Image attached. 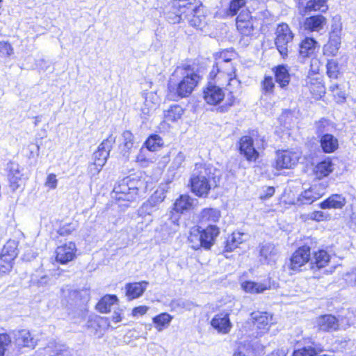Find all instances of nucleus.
I'll use <instances>...</instances> for the list:
<instances>
[{"mask_svg":"<svg viewBox=\"0 0 356 356\" xmlns=\"http://www.w3.org/2000/svg\"><path fill=\"white\" fill-rule=\"evenodd\" d=\"M122 137L123 142L120 145V153L123 156L128 158L130 151L134 146V136L130 131H124Z\"/></svg>","mask_w":356,"mask_h":356,"instance_id":"473e14b6","label":"nucleus"},{"mask_svg":"<svg viewBox=\"0 0 356 356\" xmlns=\"http://www.w3.org/2000/svg\"><path fill=\"white\" fill-rule=\"evenodd\" d=\"M154 107H155V105L152 103H149L146 98L145 103H144V106L142 107V108H141L142 115H143L142 117L145 119H147V117L149 116L152 113V112L154 111V109H155Z\"/></svg>","mask_w":356,"mask_h":356,"instance_id":"6e6d98bb","label":"nucleus"},{"mask_svg":"<svg viewBox=\"0 0 356 356\" xmlns=\"http://www.w3.org/2000/svg\"><path fill=\"white\" fill-rule=\"evenodd\" d=\"M318 329L324 332H332L339 328L338 319L332 314H325L319 316L316 320Z\"/></svg>","mask_w":356,"mask_h":356,"instance_id":"5701e85b","label":"nucleus"},{"mask_svg":"<svg viewBox=\"0 0 356 356\" xmlns=\"http://www.w3.org/2000/svg\"><path fill=\"white\" fill-rule=\"evenodd\" d=\"M172 319V317L170 314L162 313L153 318V323L158 331H162L164 327L168 326Z\"/></svg>","mask_w":356,"mask_h":356,"instance_id":"37998d69","label":"nucleus"},{"mask_svg":"<svg viewBox=\"0 0 356 356\" xmlns=\"http://www.w3.org/2000/svg\"><path fill=\"white\" fill-rule=\"evenodd\" d=\"M46 185L48 186L51 188H55L57 185V179L56 178V175L54 174H50L48 175Z\"/></svg>","mask_w":356,"mask_h":356,"instance_id":"69168bd1","label":"nucleus"},{"mask_svg":"<svg viewBox=\"0 0 356 356\" xmlns=\"http://www.w3.org/2000/svg\"><path fill=\"white\" fill-rule=\"evenodd\" d=\"M147 190V182L139 176H129L118 182L114 186L111 197L117 201L124 200L131 202L136 199L140 193Z\"/></svg>","mask_w":356,"mask_h":356,"instance_id":"20e7f679","label":"nucleus"},{"mask_svg":"<svg viewBox=\"0 0 356 356\" xmlns=\"http://www.w3.org/2000/svg\"><path fill=\"white\" fill-rule=\"evenodd\" d=\"M275 193V188L273 186L266 187L265 190H264V193L261 194V199H268L272 197Z\"/></svg>","mask_w":356,"mask_h":356,"instance_id":"0e129e2a","label":"nucleus"},{"mask_svg":"<svg viewBox=\"0 0 356 356\" xmlns=\"http://www.w3.org/2000/svg\"><path fill=\"white\" fill-rule=\"evenodd\" d=\"M243 289L248 293H259L270 289V280L268 282L257 283L252 281H246L242 283Z\"/></svg>","mask_w":356,"mask_h":356,"instance_id":"72a5a7b5","label":"nucleus"},{"mask_svg":"<svg viewBox=\"0 0 356 356\" xmlns=\"http://www.w3.org/2000/svg\"><path fill=\"white\" fill-rule=\"evenodd\" d=\"M148 310L146 306H138L133 309L132 315L134 316H142L145 314Z\"/></svg>","mask_w":356,"mask_h":356,"instance_id":"e2e57ef3","label":"nucleus"},{"mask_svg":"<svg viewBox=\"0 0 356 356\" xmlns=\"http://www.w3.org/2000/svg\"><path fill=\"white\" fill-rule=\"evenodd\" d=\"M334 97L337 98V102H343L346 99V94L345 91L339 89L338 91L335 92Z\"/></svg>","mask_w":356,"mask_h":356,"instance_id":"774afa93","label":"nucleus"},{"mask_svg":"<svg viewBox=\"0 0 356 356\" xmlns=\"http://www.w3.org/2000/svg\"><path fill=\"white\" fill-rule=\"evenodd\" d=\"M118 300L115 295H106L104 296L97 304L96 309L101 313H107L111 310V307Z\"/></svg>","mask_w":356,"mask_h":356,"instance_id":"4c0bfd02","label":"nucleus"},{"mask_svg":"<svg viewBox=\"0 0 356 356\" xmlns=\"http://www.w3.org/2000/svg\"><path fill=\"white\" fill-rule=\"evenodd\" d=\"M346 198L342 194H332L319 204L322 209H341L346 204Z\"/></svg>","mask_w":356,"mask_h":356,"instance_id":"412c9836","label":"nucleus"},{"mask_svg":"<svg viewBox=\"0 0 356 356\" xmlns=\"http://www.w3.org/2000/svg\"><path fill=\"white\" fill-rule=\"evenodd\" d=\"M318 49L319 45L315 39L313 38L306 37L299 44L298 60L302 63H305L306 59L311 58L314 56Z\"/></svg>","mask_w":356,"mask_h":356,"instance_id":"f8f14e48","label":"nucleus"},{"mask_svg":"<svg viewBox=\"0 0 356 356\" xmlns=\"http://www.w3.org/2000/svg\"><path fill=\"white\" fill-rule=\"evenodd\" d=\"M310 219L316 221H322L327 220L330 218V215L324 211H315L309 214Z\"/></svg>","mask_w":356,"mask_h":356,"instance_id":"4d7b16f0","label":"nucleus"},{"mask_svg":"<svg viewBox=\"0 0 356 356\" xmlns=\"http://www.w3.org/2000/svg\"><path fill=\"white\" fill-rule=\"evenodd\" d=\"M165 198V189L164 187H159L139 208L138 212L141 216L152 215L159 209L160 204Z\"/></svg>","mask_w":356,"mask_h":356,"instance_id":"1a4fd4ad","label":"nucleus"},{"mask_svg":"<svg viewBox=\"0 0 356 356\" xmlns=\"http://www.w3.org/2000/svg\"><path fill=\"white\" fill-rule=\"evenodd\" d=\"M148 284L149 282L147 281L127 284L125 290L128 299L133 300L140 297L146 290Z\"/></svg>","mask_w":356,"mask_h":356,"instance_id":"bb28decb","label":"nucleus"},{"mask_svg":"<svg viewBox=\"0 0 356 356\" xmlns=\"http://www.w3.org/2000/svg\"><path fill=\"white\" fill-rule=\"evenodd\" d=\"M225 97L222 89L209 83L204 90V98L205 101L211 105H216L221 102Z\"/></svg>","mask_w":356,"mask_h":356,"instance_id":"6ab92c4d","label":"nucleus"},{"mask_svg":"<svg viewBox=\"0 0 356 356\" xmlns=\"http://www.w3.org/2000/svg\"><path fill=\"white\" fill-rule=\"evenodd\" d=\"M322 150L325 153H333L339 148L338 139L332 134H325L320 138Z\"/></svg>","mask_w":356,"mask_h":356,"instance_id":"2f4dec72","label":"nucleus"},{"mask_svg":"<svg viewBox=\"0 0 356 356\" xmlns=\"http://www.w3.org/2000/svg\"><path fill=\"white\" fill-rule=\"evenodd\" d=\"M259 252L262 264L272 265L275 263L278 256V250L273 243H263L259 244Z\"/></svg>","mask_w":356,"mask_h":356,"instance_id":"dca6fc26","label":"nucleus"},{"mask_svg":"<svg viewBox=\"0 0 356 356\" xmlns=\"http://www.w3.org/2000/svg\"><path fill=\"white\" fill-rule=\"evenodd\" d=\"M216 172V168L210 164L196 163L190 178L192 193L199 197H207L210 190L217 186Z\"/></svg>","mask_w":356,"mask_h":356,"instance_id":"7ed1b4c3","label":"nucleus"},{"mask_svg":"<svg viewBox=\"0 0 356 356\" xmlns=\"http://www.w3.org/2000/svg\"><path fill=\"white\" fill-rule=\"evenodd\" d=\"M5 170L8 172L7 177L9 181L10 187L14 192L19 189L22 186V174L19 170V165L10 161L7 163Z\"/></svg>","mask_w":356,"mask_h":356,"instance_id":"2eb2a0df","label":"nucleus"},{"mask_svg":"<svg viewBox=\"0 0 356 356\" xmlns=\"http://www.w3.org/2000/svg\"><path fill=\"white\" fill-rule=\"evenodd\" d=\"M238 247V245L236 243V241H232V235L229 236L227 241H225V245L224 248L225 252H231L234 250L236 248Z\"/></svg>","mask_w":356,"mask_h":356,"instance_id":"bf43d9fd","label":"nucleus"},{"mask_svg":"<svg viewBox=\"0 0 356 356\" xmlns=\"http://www.w3.org/2000/svg\"><path fill=\"white\" fill-rule=\"evenodd\" d=\"M0 254L15 259L18 254L17 243L14 240L7 241L3 245Z\"/></svg>","mask_w":356,"mask_h":356,"instance_id":"a19ab883","label":"nucleus"},{"mask_svg":"<svg viewBox=\"0 0 356 356\" xmlns=\"http://www.w3.org/2000/svg\"><path fill=\"white\" fill-rule=\"evenodd\" d=\"M219 234V227L216 225H209L205 228L198 226L191 231L188 239L193 250L203 248L209 250L215 243Z\"/></svg>","mask_w":356,"mask_h":356,"instance_id":"39448f33","label":"nucleus"},{"mask_svg":"<svg viewBox=\"0 0 356 356\" xmlns=\"http://www.w3.org/2000/svg\"><path fill=\"white\" fill-rule=\"evenodd\" d=\"M104 165H97V162L93 161L92 163H90L88 166L89 173L92 177L98 175Z\"/></svg>","mask_w":356,"mask_h":356,"instance_id":"052dcab7","label":"nucleus"},{"mask_svg":"<svg viewBox=\"0 0 356 356\" xmlns=\"http://www.w3.org/2000/svg\"><path fill=\"white\" fill-rule=\"evenodd\" d=\"M298 161L296 153L283 150L278 151L275 159V168L277 170L293 168Z\"/></svg>","mask_w":356,"mask_h":356,"instance_id":"4468645a","label":"nucleus"},{"mask_svg":"<svg viewBox=\"0 0 356 356\" xmlns=\"http://www.w3.org/2000/svg\"><path fill=\"white\" fill-rule=\"evenodd\" d=\"M179 218L177 216L172 217L165 223L163 227V229H170L169 234H175L178 231L179 229Z\"/></svg>","mask_w":356,"mask_h":356,"instance_id":"603ef678","label":"nucleus"},{"mask_svg":"<svg viewBox=\"0 0 356 356\" xmlns=\"http://www.w3.org/2000/svg\"><path fill=\"white\" fill-rule=\"evenodd\" d=\"M76 248L74 242H69L58 246L56 250V259L62 264H66L76 257Z\"/></svg>","mask_w":356,"mask_h":356,"instance_id":"f3484780","label":"nucleus"},{"mask_svg":"<svg viewBox=\"0 0 356 356\" xmlns=\"http://www.w3.org/2000/svg\"><path fill=\"white\" fill-rule=\"evenodd\" d=\"M332 163L330 160H325L318 163L314 172L319 179L328 176L332 172Z\"/></svg>","mask_w":356,"mask_h":356,"instance_id":"c9c22d12","label":"nucleus"},{"mask_svg":"<svg viewBox=\"0 0 356 356\" xmlns=\"http://www.w3.org/2000/svg\"><path fill=\"white\" fill-rule=\"evenodd\" d=\"M15 343L18 347H27L34 348L37 345V340L31 337L29 330H21L14 333Z\"/></svg>","mask_w":356,"mask_h":356,"instance_id":"4be33fe9","label":"nucleus"},{"mask_svg":"<svg viewBox=\"0 0 356 356\" xmlns=\"http://www.w3.org/2000/svg\"><path fill=\"white\" fill-rule=\"evenodd\" d=\"M234 56L233 51L225 50L220 52L218 58L216 59V67H222V65L231 66V62Z\"/></svg>","mask_w":356,"mask_h":356,"instance_id":"c03bdc74","label":"nucleus"},{"mask_svg":"<svg viewBox=\"0 0 356 356\" xmlns=\"http://www.w3.org/2000/svg\"><path fill=\"white\" fill-rule=\"evenodd\" d=\"M327 187V182H321L313 184L309 189L302 192L297 200L299 204H310L321 197Z\"/></svg>","mask_w":356,"mask_h":356,"instance_id":"9d476101","label":"nucleus"},{"mask_svg":"<svg viewBox=\"0 0 356 356\" xmlns=\"http://www.w3.org/2000/svg\"><path fill=\"white\" fill-rule=\"evenodd\" d=\"M236 28L244 36H250L254 30L251 15L248 11H241L236 17Z\"/></svg>","mask_w":356,"mask_h":356,"instance_id":"a211bd4d","label":"nucleus"},{"mask_svg":"<svg viewBox=\"0 0 356 356\" xmlns=\"http://www.w3.org/2000/svg\"><path fill=\"white\" fill-rule=\"evenodd\" d=\"M11 342V339L7 334H0V356H3L7 347Z\"/></svg>","mask_w":356,"mask_h":356,"instance_id":"5fc2aeb1","label":"nucleus"},{"mask_svg":"<svg viewBox=\"0 0 356 356\" xmlns=\"http://www.w3.org/2000/svg\"><path fill=\"white\" fill-rule=\"evenodd\" d=\"M13 259L0 254V271L6 273L11 270Z\"/></svg>","mask_w":356,"mask_h":356,"instance_id":"8fccbe9b","label":"nucleus"},{"mask_svg":"<svg viewBox=\"0 0 356 356\" xmlns=\"http://www.w3.org/2000/svg\"><path fill=\"white\" fill-rule=\"evenodd\" d=\"M327 24V19L322 15H315L306 17L303 22L305 30L310 32H320Z\"/></svg>","mask_w":356,"mask_h":356,"instance_id":"aec40b11","label":"nucleus"},{"mask_svg":"<svg viewBox=\"0 0 356 356\" xmlns=\"http://www.w3.org/2000/svg\"><path fill=\"white\" fill-rule=\"evenodd\" d=\"M162 145V138L156 134H152L145 140L143 146L146 149L150 152H154L156 151L158 148L161 147Z\"/></svg>","mask_w":356,"mask_h":356,"instance_id":"79ce46f5","label":"nucleus"},{"mask_svg":"<svg viewBox=\"0 0 356 356\" xmlns=\"http://www.w3.org/2000/svg\"><path fill=\"white\" fill-rule=\"evenodd\" d=\"M185 160V155L182 152H179L176 156L174 158L173 161L172 163L171 167L173 169H178L181 167V164Z\"/></svg>","mask_w":356,"mask_h":356,"instance_id":"13d9d810","label":"nucleus"},{"mask_svg":"<svg viewBox=\"0 0 356 356\" xmlns=\"http://www.w3.org/2000/svg\"><path fill=\"white\" fill-rule=\"evenodd\" d=\"M77 228L76 222H70L60 227L58 230V234L60 236H68L71 234Z\"/></svg>","mask_w":356,"mask_h":356,"instance_id":"864d4df0","label":"nucleus"},{"mask_svg":"<svg viewBox=\"0 0 356 356\" xmlns=\"http://www.w3.org/2000/svg\"><path fill=\"white\" fill-rule=\"evenodd\" d=\"M243 234L241 232H234L232 234V241H236V243L239 245L241 243L243 242Z\"/></svg>","mask_w":356,"mask_h":356,"instance_id":"338daca9","label":"nucleus"},{"mask_svg":"<svg viewBox=\"0 0 356 356\" xmlns=\"http://www.w3.org/2000/svg\"><path fill=\"white\" fill-rule=\"evenodd\" d=\"M217 71H220L221 73L227 74L229 76H232V74L235 73V69L231 63V66L229 65H222V67H216Z\"/></svg>","mask_w":356,"mask_h":356,"instance_id":"680f3d73","label":"nucleus"},{"mask_svg":"<svg viewBox=\"0 0 356 356\" xmlns=\"http://www.w3.org/2000/svg\"><path fill=\"white\" fill-rule=\"evenodd\" d=\"M309 264L312 269H320L326 266L330 260V255L324 250L314 252Z\"/></svg>","mask_w":356,"mask_h":356,"instance_id":"cd10ccee","label":"nucleus"},{"mask_svg":"<svg viewBox=\"0 0 356 356\" xmlns=\"http://www.w3.org/2000/svg\"><path fill=\"white\" fill-rule=\"evenodd\" d=\"M60 292L61 304L67 309H82L90 298L87 289L76 290L66 286L60 289Z\"/></svg>","mask_w":356,"mask_h":356,"instance_id":"0eeeda50","label":"nucleus"},{"mask_svg":"<svg viewBox=\"0 0 356 356\" xmlns=\"http://www.w3.org/2000/svg\"><path fill=\"white\" fill-rule=\"evenodd\" d=\"M194 201L195 200L189 195H181L174 203L173 210L177 213H183L193 208Z\"/></svg>","mask_w":356,"mask_h":356,"instance_id":"7c9ffc66","label":"nucleus"},{"mask_svg":"<svg viewBox=\"0 0 356 356\" xmlns=\"http://www.w3.org/2000/svg\"><path fill=\"white\" fill-rule=\"evenodd\" d=\"M316 134L318 138L325 136V134H330L329 132L332 129V122L325 118L321 119L318 122H316Z\"/></svg>","mask_w":356,"mask_h":356,"instance_id":"58836bf2","label":"nucleus"},{"mask_svg":"<svg viewBox=\"0 0 356 356\" xmlns=\"http://www.w3.org/2000/svg\"><path fill=\"white\" fill-rule=\"evenodd\" d=\"M247 0H231L229 8L227 10V15L234 16L238 12L245 6Z\"/></svg>","mask_w":356,"mask_h":356,"instance_id":"de8ad7c7","label":"nucleus"},{"mask_svg":"<svg viewBox=\"0 0 356 356\" xmlns=\"http://www.w3.org/2000/svg\"><path fill=\"white\" fill-rule=\"evenodd\" d=\"M171 8L173 17H167L171 24L187 20L191 26L201 29L207 23L202 3L200 1L174 0Z\"/></svg>","mask_w":356,"mask_h":356,"instance_id":"f03ea898","label":"nucleus"},{"mask_svg":"<svg viewBox=\"0 0 356 356\" xmlns=\"http://www.w3.org/2000/svg\"><path fill=\"white\" fill-rule=\"evenodd\" d=\"M115 142V138L111 135L98 146L97 150L92 155V159L97 162V165H105Z\"/></svg>","mask_w":356,"mask_h":356,"instance_id":"ddd939ff","label":"nucleus"},{"mask_svg":"<svg viewBox=\"0 0 356 356\" xmlns=\"http://www.w3.org/2000/svg\"><path fill=\"white\" fill-rule=\"evenodd\" d=\"M311 248L305 245L298 248L290 258L289 268L294 271L302 270V268L311 262Z\"/></svg>","mask_w":356,"mask_h":356,"instance_id":"9b49d317","label":"nucleus"},{"mask_svg":"<svg viewBox=\"0 0 356 356\" xmlns=\"http://www.w3.org/2000/svg\"><path fill=\"white\" fill-rule=\"evenodd\" d=\"M293 38V33L288 24L282 23L278 25L275 42L278 51L284 58L288 56L289 48Z\"/></svg>","mask_w":356,"mask_h":356,"instance_id":"6e6552de","label":"nucleus"},{"mask_svg":"<svg viewBox=\"0 0 356 356\" xmlns=\"http://www.w3.org/2000/svg\"><path fill=\"white\" fill-rule=\"evenodd\" d=\"M252 318L254 320V325L259 330L260 333L266 332L272 323V316L265 313H253Z\"/></svg>","mask_w":356,"mask_h":356,"instance_id":"c756f323","label":"nucleus"},{"mask_svg":"<svg viewBox=\"0 0 356 356\" xmlns=\"http://www.w3.org/2000/svg\"><path fill=\"white\" fill-rule=\"evenodd\" d=\"M340 43V38H339L338 35H331L329 44L324 47V54H327L328 48H332L333 47L331 51V54L332 55H335L339 49Z\"/></svg>","mask_w":356,"mask_h":356,"instance_id":"09e8293b","label":"nucleus"},{"mask_svg":"<svg viewBox=\"0 0 356 356\" xmlns=\"http://www.w3.org/2000/svg\"><path fill=\"white\" fill-rule=\"evenodd\" d=\"M322 351L323 348L321 346L312 343V345L294 350L292 356H316L318 353Z\"/></svg>","mask_w":356,"mask_h":356,"instance_id":"e433bc0d","label":"nucleus"},{"mask_svg":"<svg viewBox=\"0 0 356 356\" xmlns=\"http://www.w3.org/2000/svg\"><path fill=\"white\" fill-rule=\"evenodd\" d=\"M45 352L49 356H72V351L68 348L54 343L49 344L45 348Z\"/></svg>","mask_w":356,"mask_h":356,"instance_id":"f704fd0d","label":"nucleus"},{"mask_svg":"<svg viewBox=\"0 0 356 356\" xmlns=\"http://www.w3.org/2000/svg\"><path fill=\"white\" fill-rule=\"evenodd\" d=\"M183 113L182 107L178 104H174L165 111L164 115L167 120L175 122L180 119Z\"/></svg>","mask_w":356,"mask_h":356,"instance_id":"ea45409f","label":"nucleus"},{"mask_svg":"<svg viewBox=\"0 0 356 356\" xmlns=\"http://www.w3.org/2000/svg\"><path fill=\"white\" fill-rule=\"evenodd\" d=\"M220 211L214 208H205L202 210L200 216L199 222L202 225H213L217 222L220 218Z\"/></svg>","mask_w":356,"mask_h":356,"instance_id":"a878e982","label":"nucleus"},{"mask_svg":"<svg viewBox=\"0 0 356 356\" xmlns=\"http://www.w3.org/2000/svg\"><path fill=\"white\" fill-rule=\"evenodd\" d=\"M327 74L331 79H337L339 74V66L337 60L330 59L327 60L326 64Z\"/></svg>","mask_w":356,"mask_h":356,"instance_id":"49530a36","label":"nucleus"},{"mask_svg":"<svg viewBox=\"0 0 356 356\" xmlns=\"http://www.w3.org/2000/svg\"><path fill=\"white\" fill-rule=\"evenodd\" d=\"M265 139L256 130L242 136L238 142L239 153L249 163L256 162L259 157V151L264 149Z\"/></svg>","mask_w":356,"mask_h":356,"instance_id":"423d86ee","label":"nucleus"},{"mask_svg":"<svg viewBox=\"0 0 356 356\" xmlns=\"http://www.w3.org/2000/svg\"><path fill=\"white\" fill-rule=\"evenodd\" d=\"M14 53V49L12 45L8 42L1 41L0 42V56L2 58H8Z\"/></svg>","mask_w":356,"mask_h":356,"instance_id":"3c124183","label":"nucleus"},{"mask_svg":"<svg viewBox=\"0 0 356 356\" xmlns=\"http://www.w3.org/2000/svg\"><path fill=\"white\" fill-rule=\"evenodd\" d=\"M200 79V76L190 65L178 66L171 74L168 83V97L173 100L188 97Z\"/></svg>","mask_w":356,"mask_h":356,"instance_id":"f257e3e1","label":"nucleus"},{"mask_svg":"<svg viewBox=\"0 0 356 356\" xmlns=\"http://www.w3.org/2000/svg\"><path fill=\"white\" fill-rule=\"evenodd\" d=\"M275 83L272 76H265L264 80L261 81V90L263 95L266 96H270L274 92Z\"/></svg>","mask_w":356,"mask_h":356,"instance_id":"a18cd8bd","label":"nucleus"},{"mask_svg":"<svg viewBox=\"0 0 356 356\" xmlns=\"http://www.w3.org/2000/svg\"><path fill=\"white\" fill-rule=\"evenodd\" d=\"M327 1V0H309L305 6L300 9V14L304 16L313 11L325 13L328 9Z\"/></svg>","mask_w":356,"mask_h":356,"instance_id":"c85d7f7f","label":"nucleus"},{"mask_svg":"<svg viewBox=\"0 0 356 356\" xmlns=\"http://www.w3.org/2000/svg\"><path fill=\"white\" fill-rule=\"evenodd\" d=\"M211 324L213 328L222 334L228 333L232 327V323L227 313H220L215 315L211 321Z\"/></svg>","mask_w":356,"mask_h":356,"instance_id":"b1692460","label":"nucleus"},{"mask_svg":"<svg viewBox=\"0 0 356 356\" xmlns=\"http://www.w3.org/2000/svg\"><path fill=\"white\" fill-rule=\"evenodd\" d=\"M275 81L282 88H286L291 81L289 67L285 65H279L273 69Z\"/></svg>","mask_w":356,"mask_h":356,"instance_id":"393cba45","label":"nucleus"}]
</instances>
